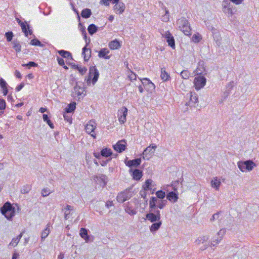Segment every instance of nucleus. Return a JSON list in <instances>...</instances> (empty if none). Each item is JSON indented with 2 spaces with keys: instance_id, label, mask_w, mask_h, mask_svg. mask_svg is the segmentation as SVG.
<instances>
[{
  "instance_id": "obj_1",
  "label": "nucleus",
  "mask_w": 259,
  "mask_h": 259,
  "mask_svg": "<svg viewBox=\"0 0 259 259\" xmlns=\"http://www.w3.org/2000/svg\"><path fill=\"white\" fill-rule=\"evenodd\" d=\"M1 213L9 220H11L15 214V207H13L9 202L5 203L1 208Z\"/></svg>"
},
{
  "instance_id": "obj_2",
  "label": "nucleus",
  "mask_w": 259,
  "mask_h": 259,
  "mask_svg": "<svg viewBox=\"0 0 259 259\" xmlns=\"http://www.w3.org/2000/svg\"><path fill=\"white\" fill-rule=\"evenodd\" d=\"M237 166L242 172H244L246 170H252L256 166V164L252 160H248L244 161H238L237 162Z\"/></svg>"
},
{
  "instance_id": "obj_3",
  "label": "nucleus",
  "mask_w": 259,
  "mask_h": 259,
  "mask_svg": "<svg viewBox=\"0 0 259 259\" xmlns=\"http://www.w3.org/2000/svg\"><path fill=\"white\" fill-rule=\"evenodd\" d=\"M99 76V73L96 66H91L89 69V74L87 79L88 84L91 82L92 79V83L95 84L97 81Z\"/></svg>"
},
{
  "instance_id": "obj_4",
  "label": "nucleus",
  "mask_w": 259,
  "mask_h": 259,
  "mask_svg": "<svg viewBox=\"0 0 259 259\" xmlns=\"http://www.w3.org/2000/svg\"><path fill=\"white\" fill-rule=\"evenodd\" d=\"M157 146L155 145H150L147 147L143 152V159L149 160L154 154Z\"/></svg>"
},
{
  "instance_id": "obj_5",
  "label": "nucleus",
  "mask_w": 259,
  "mask_h": 259,
  "mask_svg": "<svg viewBox=\"0 0 259 259\" xmlns=\"http://www.w3.org/2000/svg\"><path fill=\"white\" fill-rule=\"evenodd\" d=\"M97 124L96 121L91 120L88 122L85 126V131L88 134L91 135L94 138H96V134L95 133V130L96 128Z\"/></svg>"
},
{
  "instance_id": "obj_6",
  "label": "nucleus",
  "mask_w": 259,
  "mask_h": 259,
  "mask_svg": "<svg viewBox=\"0 0 259 259\" xmlns=\"http://www.w3.org/2000/svg\"><path fill=\"white\" fill-rule=\"evenodd\" d=\"M206 78L203 76H198L194 79V84L196 90H199L206 84Z\"/></svg>"
},
{
  "instance_id": "obj_7",
  "label": "nucleus",
  "mask_w": 259,
  "mask_h": 259,
  "mask_svg": "<svg viewBox=\"0 0 259 259\" xmlns=\"http://www.w3.org/2000/svg\"><path fill=\"white\" fill-rule=\"evenodd\" d=\"M146 219L152 223L160 221V213L158 210L150 211L146 215Z\"/></svg>"
},
{
  "instance_id": "obj_8",
  "label": "nucleus",
  "mask_w": 259,
  "mask_h": 259,
  "mask_svg": "<svg viewBox=\"0 0 259 259\" xmlns=\"http://www.w3.org/2000/svg\"><path fill=\"white\" fill-rule=\"evenodd\" d=\"M127 115V109L125 107H122L118 111V118L119 122L121 124L124 123L126 121V117Z\"/></svg>"
},
{
  "instance_id": "obj_9",
  "label": "nucleus",
  "mask_w": 259,
  "mask_h": 259,
  "mask_svg": "<svg viewBox=\"0 0 259 259\" xmlns=\"http://www.w3.org/2000/svg\"><path fill=\"white\" fill-rule=\"evenodd\" d=\"M162 36L166 39L168 46L172 49L175 48V41L174 37L169 31H166L164 34L161 33Z\"/></svg>"
},
{
  "instance_id": "obj_10",
  "label": "nucleus",
  "mask_w": 259,
  "mask_h": 259,
  "mask_svg": "<svg viewBox=\"0 0 259 259\" xmlns=\"http://www.w3.org/2000/svg\"><path fill=\"white\" fill-rule=\"evenodd\" d=\"M131 198L129 192L127 191H124L118 193L117 196V201L119 203H123Z\"/></svg>"
},
{
  "instance_id": "obj_11",
  "label": "nucleus",
  "mask_w": 259,
  "mask_h": 259,
  "mask_svg": "<svg viewBox=\"0 0 259 259\" xmlns=\"http://www.w3.org/2000/svg\"><path fill=\"white\" fill-rule=\"evenodd\" d=\"M126 146V143L125 140L119 141L113 146L114 149L119 152L121 153L125 150Z\"/></svg>"
},
{
  "instance_id": "obj_12",
  "label": "nucleus",
  "mask_w": 259,
  "mask_h": 259,
  "mask_svg": "<svg viewBox=\"0 0 259 259\" xmlns=\"http://www.w3.org/2000/svg\"><path fill=\"white\" fill-rule=\"evenodd\" d=\"M190 100L189 102H187L186 105L191 107L195 106V104L198 102V96L195 93H190Z\"/></svg>"
},
{
  "instance_id": "obj_13",
  "label": "nucleus",
  "mask_w": 259,
  "mask_h": 259,
  "mask_svg": "<svg viewBox=\"0 0 259 259\" xmlns=\"http://www.w3.org/2000/svg\"><path fill=\"white\" fill-rule=\"evenodd\" d=\"M166 198L171 202H176L179 199L178 191L169 192L166 195Z\"/></svg>"
},
{
  "instance_id": "obj_14",
  "label": "nucleus",
  "mask_w": 259,
  "mask_h": 259,
  "mask_svg": "<svg viewBox=\"0 0 259 259\" xmlns=\"http://www.w3.org/2000/svg\"><path fill=\"white\" fill-rule=\"evenodd\" d=\"M141 163V158H136L133 160H125V163L126 166L132 167H137L139 165H140Z\"/></svg>"
},
{
  "instance_id": "obj_15",
  "label": "nucleus",
  "mask_w": 259,
  "mask_h": 259,
  "mask_svg": "<svg viewBox=\"0 0 259 259\" xmlns=\"http://www.w3.org/2000/svg\"><path fill=\"white\" fill-rule=\"evenodd\" d=\"M125 9V5L122 2L116 4L114 6V10L116 14H122Z\"/></svg>"
},
{
  "instance_id": "obj_16",
  "label": "nucleus",
  "mask_w": 259,
  "mask_h": 259,
  "mask_svg": "<svg viewBox=\"0 0 259 259\" xmlns=\"http://www.w3.org/2000/svg\"><path fill=\"white\" fill-rule=\"evenodd\" d=\"M79 235L81 238H82L85 242H89L93 240H90V237L88 234V230L84 228H81L80 230Z\"/></svg>"
},
{
  "instance_id": "obj_17",
  "label": "nucleus",
  "mask_w": 259,
  "mask_h": 259,
  "mask_svg": "<svg viewBox=\"0 0 259 259\" xmlns=\"http://www.w3.org/2000/svg\"><path fill=\"white\" fill-rule=\"evenodd\" d=\"M130 172H132L133 178L136 181L140 180L143 176L142 171L139 169H135L134 170L131 169Z\"/></svg>"
},
{
  "instance_id": "obj_18",
  "label": "nucleus",
  "mask_w": 259,
  "mask_h": 259,
  "mask_svg": "<svg viewBox=\"0 0 259 259\" xmlns=\"http://www.w3.org/2000/svg\"><path fill=\"white\" fill-rule=\"evenodd\" d=\"M88 46H85L82 49V55L83 56L84 60L87 61L90 59L91 56V50L87 48Z\"/></svg>"
},
{
  "instance_id": "obj_19",
  "label": "nucleus",
  "mask_w": 259,
  "mask_h": 259,
  "mask_svg": "<svg viewBox=\"0 0 259 259\" xmlns=\"http://www.w3.org/2000/svg\"><path fill=\"white\" fill-rule=\"evenodd\" d=\"M81 85L82 84L81 83ZM84 92V89L81 85H79L78 83H76V85L74 87V92L75 94L79 97L83 94Z\"/></svg>"
},
{
  "instance_id": "obj_20",
  "label": "nucleus",
  "mask_w": 259,
  "mask_h": 259,
  "mask_svg": "<svg viewBox=\"0 0 259 259\" xmlns=\"http://www.w3.org/2000/svg\"><path fill=\"white\" fill-rule=\"evenodd\" d=\"M109 51L106 48L101 49L99 52L98 56L101 58H104L105 59H110V57L107 55L109 53Z\"/></svg>"
},
{
  "instance_id": "obj_21",
  "label": "nucleus",
  "mask_w": 259,
  "mask_h": 259,
  "mask_svg": "<svg viewBox=\"0 0 259 259\" xmlns=\"http://www.w3.org/2000/svg\"><path fill=\"white\" fill-rule=\"evenodd\" d=\"M221 184V181L217 177L213 178L211 181V187L217 190H219Z\"/></svg>"
},
{
  "instance_id": "obj_22",
  "label": "nucleus",
  "mask_w": 259,
  "mask_h": 259,
  "mask_svg": "<svg viewBox=\"0 0 259 259\" xmlns=\"http://www.w3.org/2000/svg\"><path fill=\"white\" fill-rule=\"evenodd\" d=\"M70 64L73 69L77 70L81 75L84 74L87 71V68L85 67H81L74 63H71Z\"/></svg>"
},
{
  "instance_id": "obj_23",
  "label": "nucleus",
  "mask_w": 259,
  "mask_h": 259,
  "mask_svg": "<svg viewBox=\"0 0 259 259\" xmlns=\"http://www.w3.org/2000/svg\"><path fill=\"white\" fill-rule=\"evenodd\" d=\"M109 48L111 50L118 49L121 46L120 42L117 39L111 41L108 45Z\"/></svg>"
},
{
  "instance_id": "obj_24",
  "label": "nucleus",
  "mask_w": 259,
  "mask_h": 259,
  "mask_svg": "<svg viewBox=\"0 0 259 259\" xmlns=\"http://www.w3.org/2000/svg\"><path fill=\"white\" fill-rule=\"evenodd\" d=\"M223 11L228 17H230L234 14L236 10L235 8H233V5H232L230 7H227L226 9H223Z\"/></svg>"
},
{
  "instance_id": "obj_25",
  "label": "nucleus",
  "mask_w": 259,
  "mask_h": 259,
  "mask_svg": "<svg viewBox=\"0 0 259 259\" xmlns=\"http://www.w3.org/2000/svg\"><path fill=\"white\" fill-rule=\"evenodd\" d=\"M157 198L155 197H152L150 200L149 206L150 211H155V207L157 206Z\"/></svg>"
},
{
  "instance_id": "obj_26",
  "label": "nucleus",
  "mask_w": 259,
  "mask_h": 259,
  "mask_svg": "<svg viewBox=\"0 0 259 259\" xmlns=\"http://www.w3.org/2000/svg\"><path fill=\"white\" fill-rule=\"evenodd\" d=\"M19 24L20 25V26L21 27L22 30L24 33L25 35L26 36H27V37L28 36V33H29L30 34H31L32 33V31L31 30H30L29 28V25L27 26L28 28V30H27V28H26V26L24 23L20 21L19 22Z\"/></svg>"
},
{
  "instance_id": "obj_27",
  "label": "nucleus",
  "mask_w": 259,
  "mask_h": 259,
  "mask_svg": "<svg viewBox=\"0 0 259 259\" xmlns=\"http://www.w3.org/2000/svg\"><path fill=\"white\" fill-rule=\"evenodd\" d=\"M50 224H48L46 226V228L42 231L41 233V241L45 240L50 233Z\"/></svg>"
},
{
  "instance_id": "obj_28",
  "label": "nucleus",
  "mask_w": 259,
  "mask_h": 259,
  "mask_svg": "<svg viewBox=\"0 0 259 259\" xmlns=\"http://www.w3.org/2000/svg\"><path fill=\"white\" fill-rule=\"evenodd\" d=\"M177 24L180 30H181L186 25L189 24V22L185 18L182 17L178 20Z\"/></svg>"
},
{
  "instance_id": "obj_29",
  "label": "nucleus",
  "mask_w": 259,
  "mask_h": 259,
  "mask_svg": "<svg viewBox=\"0 0 259 259\" xmlns=\"http://www.w3.org/2000/svg\"><path fill=\"white\" fill-rule=\"evenodd\" d=\"M212 33L214 40L216 41L217 45L220 46L221 45V37L219 30L217 29L215 31L213 32Z\"/></svg>"
},
{
  "instance_id": "obj_30",
  "label": "nucleus",
  "mask_w": 259,
  "mask_h": 259,
  "mask_svg": "<svg viewBox=\"0 0 259 259\" xmlns=\"http://www.w3.org/2000/svg\"><path fill=\"white\" fill-rule=\"evenodd\" d=\"M96 179L100 182H102L103 186L106 185L108 182L107 177L103 174H100L96 177Z\"/></svg>"
},
{
  "instance_id": "obj_31",
  "label": "nucleus",
  "mask_w": 259,
  "mask_h": 259,
  "mask_svg": "<svg viewBox=\"0 0 259 259\" xmlns=\"http://www.w3.org/2000/svg\"><path fill=\"white\" fill-rule=\"evenodd\" d=\"M162 225L161 221L154 222L150 227V230L151 232L157 231Z\"/></svg>"
},
{
  "instance_id": "obj_32",
  "label": "nucleus",
  "mask_w": 259,
  "mask_h": 259,
  "mask_svg": "<svg viewBox=\"0 0 259 259\" xmlns=\"http://www.w3.org/2000/svg\"><path fill=\"white\" fill-rule=\"evenodd\" d=\"M160 77L161 79L164 81L168 80L170 78V75L165 71L164 68H161Z\"/></svg>"
},
{
  "instance_id": "obj_33",
  "label": "nucleus",
  "mask_w": 259,
  "mask_h": 259,
  "mask_svg": "<svg viewBox=\"0 0 259 259\" xmlns=\"http://www.w3.org/2000/svg\"><path fill=\"white\" fill-rule=\"evenodd\" d=\"M57 52L60 56H61L63 58L67 59L71 58V59H72L71 54L69 52L61 50L58 51Z\"/></svg>"
},
{
  "instance_id": "obj_34",
  "label": "nucleus",
  "mask_w": 259,
  "mask_h": 259,
  "mask_svg": "<svg viewBox=\"0 0 259 259\" xmlns=\"http://www.w3.org/2000/svg\"><path fill=\"white\" fill-rule=\"evenodd\" d=\"M208 236H199L195 241V245H199L208 239Z\"/></svg>"
},
{
  "instance_id": "obj_35",
  "label": "nucleus",
  "mask_w": 259,
  "mask_h": 259,
  "mask_svg": "<svg viewBox=\"0 0 259 259\" xmlns=\"http://www.w3.org/2000/svg\"><path fill=\"white\" fill-rule=\"evenodd\" d=\"M24 232V231H23L22 233H20L19 235H18L16 238H13L12 240V241L10 243V245H12L14 247L16 246L19 242L20 241L21 238L22 237L23 233Z\"/></svg>"
},
{
  "instance_id": "obj_36",
  "label": "nucleus",
  "mask_w": 259,
  "mask_h": 259,
  "mask_svg": "<svg viewBox=\"0 0 259 259\" xmlns=\"http://www.w3.org/2000/svg\"><path fill=\"white\" fill-rule=\"evenodd\" d=\"M92 15L91 10L89 9H84L82 10L81 15L84 18H89Z\"/></svg>"
},
{
  "instance_id": "obj_37",
  "label": "nucleus",
  "mask_w": 259,
  "mask_h": 259,
  "mask_svg": "<svg viewBox=\"0 0 259 259\" xmlns=\"http://www.w3.org/2000/svg\"><path fill=\"white\" fill-rule=\"evenodd\" d=\"M88 30L90 34L92 35L97 32L98 27L94 24H91L88 26Z\"/></svg>"
},
{
  "instance_id": "obj_38",
  "label": "nucleus",
  "mask_w": 259,
  "mask_h": 259,
  "mask_svg": "<svg viewBox=\"0 0 259 259\" xmlns=\"http://www.w3.org/2000/svg\"><path fill=\"white\" fill-rule=\"evenodd\" d=\"M13 45V48L17 52H20L21 51V45L20 42L17 40H14L12 41Z\"/></svg>"
},
{
  "instance_id": "obj_39",
  "label": "nucleus",
  "mask_w": 259,
  "mask_h": 259,
  "mask_svg": "<svg viewBox=\"0 0 259 259\" xmlns=\"http://www.w3.org/2000/svg\"><path fill=\"white\" fill-rule=\"evenodd\" d=\"M76 108L75 102H72L68 105L67 107L65 108L66 113H71L74 111Z\"/></svg>"
},
{
  "instance_id": "obj_40",
  "label": "nucleus",
  "mask_w": 259,
  "mask_h": 259,
  "mask_svg": "<svg viewBox=\"0 0 259 259\" xmlns=\"http://www.w3.org/2000/svg\"><path fill=\"white\" fill-rule=\"evenodd\" d=\"M112 154L111 149L108 148L103 149L101 151V155L103 157H109Z\"/></svg>"
},
{
  "instance_id": "obj_41",
  "label": "nucleus",
  "mask_w": 259,
  "mask_h": 259,
  "mask_svg": "<svg viewBox=\"0 0 259 259\" xmlns=\"http://www.w3.org/2000/svg\"><path fill=\"white\" fill-rule=\"evenodd\" d=\"M186 35H190L191 34V29L190 24H187L181 30Z\"/></svg>"
},
{
  "instance_id": "obj_42",
  "label": "nucleus",
  "mask_w": 259,
  "mask_h": 259,
  "mask_svg": "<svg viewBox=\"0 0 259 259\" xmlns=\"http://www.w3.org/2000/svg\"><path fill=\"white\" fill-rule=\"evenodd\" d=\"M222 240V239L220 237L218 236L217 235L215 236H214L213 238V239L211 242L210 245L211 246L212 245L213 246H215L217 244H219Z\"/></svg>"
},
{
  "instance_id": "obj_43",
  "label": "nucleus",
  "mask_w": 259,
  "mask_h": 259,
  "mask_svg": "<svg viewBox=\"0 0 259 259\" xmlns=\"http://www.w3.org/2000/svg\"><path fill=\"white\" fill-rule=\"evenodd\" d=\"M180 75L182 78L188 79L190 77L191 73L188 70H184L181 72Z\"/></svg>"
},
{
  "instance_id": "obj_44",
  "label": "nucleus",
  "mask_w": 259,
  "mask_h": 259,
  "mask_svg": "<svg viewBox=\"0 0 259 259\" xmlns=\"http://www.w3.org/2000/svg\"><path fill=\"white\" fill-rule=\"evenodd\" d=\"M166 200H158L157 202V206L160 209H162L167 204Z\"/></svg>"
},
{
  "instance_id": "obj_45",
  "label": "nucleus",
  "mask_w": 259,
  "mask_h": 259,
  "mask_svg": "<svg viewBox=\"0 0 259 259\" xmlns=\"http://www.w3.org/2000/svg\"><path fill=\"white\" fill-rule=\"evenodd\" d=\"M30 44L32 46L43 47L44 45L37 39L34 38L31 40Z\"/></svg>"
},
{
  "instance_id": "obj_46",
  "label": "nucleus",
  "mask_w": 259,
  "mask_h": 259,
  "mask_svg": "<svg viewBox=\"0 0 259 259\" xmlns=\"http://www.w3.org/2000/svg\"><path fill=\"white\" fill-rule=\"evenodd\" d=\"M31 186L29 185H26L23 187L21 190V192L22 194H27L31 190Z\"/></svg>"
},
{
  "instance_id": "obj_47",
  "label": "nucleus",
  "mask_w": 259,
  "mask_h": 259,
  "mask_svg": "<svg viewBox=\"0 0 259 259\" xmlns=\"http://www.w3.org/2000/svg\"><path fill=\"white\" fill-rule=\"evenodd\" d=\"M156 197L159 199H163L166 195L165 192L162 190H159L156 192Z\"/></svg>"
},
{
  "instance_id": "obj_48",
  "label": "nucleus",
  "mask_w": 259,
  "mask_h": 259,
  "mask_svg": "<svg viewBox=\"0 0 259 259\" xmlns=\"http://www.w3.org/2000/svg\"><path fill=\"white\" fill-rule=\"evenodd\" d=\"M201 35L199 34H194L192 38V40L194 42H198L201 39Z\"/></svg>"
},
{
  "instance_id": "obj_49",
  "label": "nucleus",
  "mask_w": 259,
  "mask_h": 259,
  "mask_svg": "<svg viewBox=\"0 0 259 259\" xmlns=\"http://www.w3.org/2000/svg\"><path fill=\"white\" fill-rule=\"evenodd\" d=\"M82 34L83 36V39H84V40L86 42L85 46H88V44L90 42V38L89 39L87 38V32H86V31L84 28H83L82 30Z\"/></svg>"
},
{
  "instance_id": "obj_50",
  "label": "nucleus",
  "mask_w": 259,
  "mask_h": 259,
  "mask_svg": "<svg viewBox=\"0 0 259 259\" xmlns=\"http://www.w3.org/2000/svg\"><path fill=\"white\" fill-rule=\"evenodd\" d=\"M50 193L51 192L50 190L47 188H44L41 191V195L43 197H46L48 196Z\"/></svg>"
},
{
  "instance_id": "obj_51",
  "label": "nucleus",
  "mask_w": 259,
  "mask_h": 259,
  "mask_svg": "<svg viewBox=\"0 0 259 259\" xmlns=\"http://www.w3.org/2000/svg\"><path fill=\"white\" fill-rule=\"evenodd\" d=\"M23 66H27L29 68L31 67H37L38 64L34 62L30 61L27 64H24L22 65Z\"/></svg>"
},
{
  "instance_id": "obj_52",
  "label": "nucleus",
  "mask_w": 259,
  "mask_h": 259,
  "mask_svg": "<svg viewBox=\"0 0 259 259\" xmlns=\"http://www.w3.org/2000/svg\"><path fill=\"white\" fill-rule=\"evenodd\" d=\"M6 37L8 41H11L12 40L13 37V32L9 31L6 33Z\"/></svg>"
},
{
  "instance_id": "obj_53",
  "label": "nucleus",
  "mask_w": 259,
  "mask_h": 259,
  "mask_svg": "<svg viewBox=\"0 0 259 259\" xmlns=\"http://www.w3.org/2000/svg\"><path fill=\"white\" fill-rule=\"evenodd\" d=\"M232 5L231 4V3L229 0H224L222 3V7L223 9H226L227 7H230Z\"/></svg>"
},
{
  "instance_id": "obj_54",
  "label": "nucleus",
  "mask_w": 259,
  "mask_h": 259,
  "mask_svg": "<svg viewBox=\"0 0 259 259\" xmlns=\"http://www.w3.org/2000/svg\"><path fill=\"white\" fill-rule=\"evenodd\" d=\"M152 182V181L151 180H150V179L147 180L146 181V182H145V186L144 189L145 190H146V189H148V190L150 189V186L151 185Z\"/></svg>"
},
{
  "instance_id": "obj_55",
  "label": "nucleus",
  "mask_w": 259,
  "mask_h": 259,
  "mask_svg": "<svg viewBox=\"0 0 259 259\" xmlns=\"http://www.w3.org/2000/svg\"><path fill=\"white\" fill-rule=\"evenodd\" d=\"M8 84L6 81L2 78H0V87L2 89L7 88Z\"/></svg>"
},
{
  "instance_id": "obj_56",
  "label": "nucleus",
  "mask_w": 259,
  "mask_h": 259,
  "mask_svg": "<svg viewBox=\"0 0 259 259\" xmlns=\"http://www.w3.org/2000/svg\"><path fill=\"white\" fill-rule=\"evenodd\" d=\"M6 108L5 100L0 99V110H4Z\"/></svg>"
},
{
  "instance_id": "obj_57",
  "label": "nucleus",
  "mask_w": 259,
  "mask_h": 259,
  "mask_svg": "<svg viewBox=\"0 0 259 259\" xmlns=\"http://www.w3.org/2000/svg\"><path fill=\"white\" fill-rule=\"evenodd\" d=\"M234 85V83L233 81H231L229 82L226 87H227V91L231 92V91L232 90Z\"/></svg>"
},
{
  "instance_id": "obj_58",
  "label": "nucleus",
  "mask_w": 259,
  "mask_h": 259,
  "mask_svg": "<svg viewBox=\"0 0 259 259\" xmlns=\"http://www.w3.org/2000/svg\"><path fill=\"white\" fill-rule=\"evenodd\" d=\"M141 81H142V83L143 84V85L145 87H147L149 84V82H151L150 80L147 78H143L142 80H141Z\"/></svg>"
},
{
  "instance_id": "obj_59",
  "label": "nucleus",
  "mask_w": 259,
  "mask_h": 259,
  "mask_svg": "<svg viewBox=\"0 0 259 259\" xmlns=\"http://www.w3.org/2000/svg\"><path fill=\"white\" fill-rule=\"evenodd\" d=\"M179 184V181H177L174 182H172L171 184V187L172 188V190L175 191H177V186Z\"/></svg>"
},
{
  "instance_id": "obj_60",
  "label": "nucleus",
  "mask_w": 259,
  "mask_h": 259,
  "mask_svg": "<svg viewBox=\"0 0 259 259\" xmlns=\"http://www.w3.org/2000/svg\"><path fill=\"white\" fill-rule=\"evenodd\" d=\"M145 88H147V90L150 91H152L154 90L155 89V85L153 83L149 82V84Z\"/></svg>"
},
{
  "instance_id": "obj_61",
  "label": "nucleus",
  "mask_w": 259,
  "mask_h": 259,
  "mask_svg": "<svg viewBox=\"0 0 259 259\" xmlns=\"http://www.w3.org/2000/svg\"><path fill=\"white\" fill-rule=\"evenodd\" d=\"M225 233H226V230L225 229H222L218 233L217 235L218 236L220 237L222 239L223 236L225 234Z\"/></svg>"
},
{
  "instance_id": "obj_62",
  "label": "nucleus",
  "mask_w": 259,
  "mask_h": 259,
  "mask_svg": "<svg viewBox=\"0 0 259 259\" xmlns=\"http://www.w3.org/2000/svg\"><path fill=\"white\" fill-rule=\"evenodd\" d=\"M125 211L128 214H132V215L136 214V213H137V211L133 209H131L130 208H128V207L126 209H125Z\"/></svg>"
},
{
  "instance_id": "obj_63",
  "label": "nucleus",
  "mask_w": 259,
  "mask_h": 259,
  "mask_svg": "<svg viewBox=\"0 0 259 259\" xmlns=\"http://www.w3.org/2000/svg\"><path fill=\"white\" fill-rule=\"evenodd\" d=\"M128 77L131 80H136L137 78V75L134 72H131V73L128 75Z\"/></svg>"
},
{
  "instance_id": "obj_64",
  "label": "nucleus",
  "mask_w": 259,
  "mask_h": 259,
  "mask_svg": "<svg viewBox=\"0 0 259 259\" xmlns=\"http://www.w3.org/2000/svg\"><path fill=\"white\" fill-rule=\"evenodd\" d=\"M57 59V61H58V64L60 66H63L65 64L64 60H63V59H62V58H61L60 57H58Z\"/></svg>"
}]
</instances>
